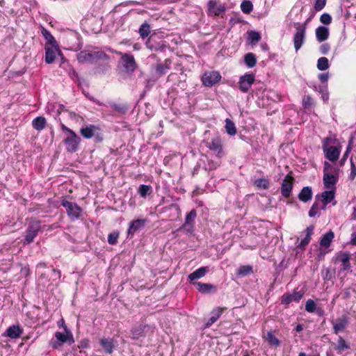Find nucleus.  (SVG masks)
Here are the masks:
<instances>
[{"label":"nucleus","mask_w":356,"mask_h":356,"mask_svg":"<svg viewBox=\"0 0 356 356\" xmlns=\"http://www.w3.org/2000/svg\"><path fill=\"white\" fill-rule=\"evenodd\" d=\"M337 142L335 136H329L325 138L322 141V149L325 154V156L330 161H336L338 160L340 153L341 147L335 146Z\"/></svg>","instance_id":"nucleus-1"},{"label":"nucleus","mask_w":356,"mask_h":356,"mask_svg":"<svg viewBox=\"0 0 356 356\" xmlns=\"http://www.w3.org/2000/svg\"><path fill=\"white\" fill-rule=\"evenodd\" d=\"M106 58V54L103 51L83 50L77 54V60L79 63H89L94 64L97 60Z\"/></svg>","instance_id":"nucleus-2"},{"label":"nucleus","mask_w":356,"mask_h":356,"mask_svg":"<svg viewBox=\"0 0 356 356\" xmlns=\"http://www.w3.org/2000/svg\"><path fill=\"white\" fill-rule=\"evenodd\" d=\"M61 206L66 209L67 216L71 220H75L81 217L82 209L76 203L63 200Z\"/></svg>","instance_id":"nucleus-3"},{"label":"nucleus","mask_w":356,"mask_h":356,"mask_svg":"<svg viewBox=\"0 0 356 356\" xmlns=\"http://www.w3.org/2000/svg\"><path fill=\"white\" fill-rule=\"evenodd\" d=\"M296 33L293 38L294 48L298 51L302 46L306 34V24H296Z\"/></svg>","instance_id":"nucleus-4"},{"label":"nucleus","mask_w":356,"mask_h":356,"mask_svg":"<svg viewBox=\"0 0 356 356\" xmlns=\"http://www.w3.org/2000/svg\"><path fill=\"white\" fill-rule=\"evenodd\" d=\"M121 58L120 63L124 68V72L132 73L137 68V64L133 55L130 54L120 53Z\"/></svg>","instance_id":"nucleus-5"},{"label":"nucleus","mask_w":356,"mask_h":356,"mask_svg":"<svg viewBox=\"0 0 356 356\" xmlns=\"http://www.w3.org/2000/svg\"><path fill=\"white\" fill-rule=\"evenodd\" d=\"M206 146L219 159L222 158L225 155L222 148V143L218 136L213 137L210 140L207 141Z\"/></svg>","instance_id":"nucleus-6"},{"label":"nucleus","mask_w":356,"mask_h":356,"mask_svg":"<svg viewBox=\"0 0 356 356\" xmlns=\"http://www.w3.org/2000/svg\"><path fill=\"white\" fill-rule=\"evenodd\" d=\"M81 138L78 136L74 131H71L68 134L64 142L66 146V150L69 152H75L77 151Z\"/></svg>","instance_id":"nucleus-7"},{"label":"nucleus","mask_w":356,"mask_h":356,"mask_svg":"<svg viewBox=\"0 0 356 356\" xmlns=\"http://www.w3.org/2000/svg\"><path fill=\"white\" fill-rule=\"evenodd\" d=\"M254 81L255 77L253 74H245L239 78L238 88L243 92H248Z\"/></svg>","instance_id":"nucleus-8"},{"label":"nucleus","mask_w":356,"mask_h":356,"mask_svg":"<svg viewBox=\"0 0 356 356\" xmlns=\"http://www.w3.org/2000/svg\"><path fill=\"white\" fill-rule=\"evenodd\" d=\"M40 229V224L39 221H34L29 225L26 230V237L24 241L25 244L32 243L35 237L38 235Z\"/></svg>","instance_id":"nucleus-9"},{"label":"nucleus","mask_w":356,"mask_h":356,"mask_svg":"<svg viewBox=\"0 0 356 356\" xmlns=\"http://www.w3.org/2000/svg\"><path fill=\"white\" fill-rule=\"evenodd\" d=\"M196 216V211L195 209H192L186 214L185 222L180 229L184 230L186 233H191L193 231Z\"/></svg>","instance_id":"nucleus-10"},{"label":"nucleus","mask_w":356,"mask_h":356,"mask_svg":"<svg viewBox=\"0 0 356 356\" xmlns=\"http://www.w3.org/2000/svg\"><path fill=\"white\" fill-rule=\"evenodd\" d=\"M294 178L287 175L282 181L281 186V194L284 197H289L291 193L293 186Z\"/></svg>","instance_id":"nucleus-11"},{"label":"nucleus","mask_w":356,"mask_h":356,"mask_svg":"<svg viewBox=\"0 0 356 356\" xmlns=\"http://www.w3.org/2000/svg\"><path fill=\"white\" fill-rule=\"evenodd\" d=\"M304 293L294 291L292 293H284L282 296L281 304L288 305L291 302H298L302 298Z\"/></svg>","instance_id":"nucleus-12"},{"label":"nucleus","mask_w":356,"mask_h":356,"mask_svg":"<svg viewBox=\"0 0 356 356\" xmlns=\"http://www.w3.org/2000/svg\"><path fill=\"white\" fill-rule=\"evenodd\" d=\"M221 79V76L219 72L216 71H212L205 72L202 76V83L204 86L211 87L216 84Z\"/></svg>","instance_id":"nucleus-13"},{"label":"nucleus","mask_w":356,"mask_h":356,"mask_svg":"<svg viewBox=\"0 0 356 356\" xmlns=\"http://www.w3.org/2000/svg\"><path fill=\"white\" fill-rule=\"evenodd\" d=\"M332 324L333 325L334 333L337 334L340 332L344 331L346 327L348 325L349 318L347 315L343 314L338 318L336 321H332Z\"/></svg>","instance_id":"nucleus-14"},{"label":"nucleus","mask_w":356,"mask_h":356,"mask_svg":"<svg viewBox=\"0 0 356 356\" xmlns=\"http://www.w3.org/2000/svg\"><path fill=\"white\" fill-rule=\"evenodd\" d=\"M335 193L334 190L325 191L321 195H317L316 196V200L318 202H321L322 206L321 209L322 210L325 209V207L327 204L330 203L334 199Z\"/></svg>","instance_id":"nucleus-15"},{"label":"nucleus","mask_w":356,"mask_h":356,"mask_svg":"<svg viewBox=\"0 0 356 356\" xmlns=\"http://www.w3.org/2000/svg\"><path fill=\"white\" fill-rule=\"evenodd\" d=\"M339 179V176L337 173L332 174V173H324L323 174V184L325 188L330 190H335V185L337 183Z\"/></svg>","instance_id":"nucleus-16"},{"label":"nucleus","mask_w":356,"mask_h":356,"mask_svg":"<svg viewBox=\"0 0 356 356\" xmlns=\"http://www.w3.org/2000/svg\"><path fill=\"white\" fill-rule=\"evenodd\" d=\"M209 15L218 16L225 11V6L223 4H218L216 1L210 0L208 3Z\"/></svg>","instance_id":"nucleus-17"},{"label":"nucleus","mask_w":356,"mask_h":356,"mask_svg":"<svg viewBox=\"0 0 356 356\" xmlns=\"http://www.w3.org/2000/svg\"><path fill=\"white\" fill-rule=\"evenodd\" d=\"M146 220L144 219H137L129 223V227L127 231L128 236L132 237L134 234L141 230L145 226Z\"/></svg>","instance_id":"nucleus-18"},{"label":"nucleus","mask_w":356,"mask_h":356,"mask_svg":"<svg viewBox=\"0 0 356 356\" xmlns=\"http://www.w3.org/2000/svg\"><path fill=\"white\" fill-rule=\"evenodd\" d=\"M110 57L106 54V58L104 60H97L94 63L95 65V72L97 74H104L110 69Z\"/></svg>","instance_id":"nucleus-19"},{"label":"nucleus","mask_w":356,"mask_h":356,"mask_svg":"<svg viewBox=\"0 0 356 356\" xmlns=\"http://www.w3.org/2000/svg\"><path fill=\"white\" fill-rule=\"evenodd\" d=\"M350 255L347 252H340L337 254L336 260L341 262L342 270H346L350 268Z\"/></svg>","instance_id":"nucleus-20"},{"label":"nucleus","mask_w":356,"mask_h":356,"mask_svg":"<svg viewBox=\"0 0 356 356\" xmlns=\"http://www.w3.org/2000/svg\"><path fill=\"white\" fill-rule=\"evenodd\" d=\"M193 284L202 293H211L216 291V287L211 284L194 282Z\"/></svg>","instance_id":"nucleus-21"},{"label":"nucleus","mask_w":356,"mask_h":356,"mask_svg":"<svg viewBox=\"0 0 356 356\" xmlns=\"http://www.w3.org/2000/svg\"><path fill=\"white\" fill-rule=\"evenodd\" d=\"M209 269L208 266L200 267L192 273L189 274L188 279L190 280L191 284H193V282H195L196 280L203 277L207 274V273L209 272Z\"/></svg>","instance_id":"nucleus-22"},{"label":"nucleus","mask_w":356,"mask_h":356,"mask_svg":"<svg viewBox=\"0 0 356 356\" xmlns=\"http://www.w3.org/2000/svg\"><path fill=\"white\" fill-rule=\"evenodd\" d=\"M222 313V308L216 307L213 309L211 313V316L208 319V321L204 324V328H209L214 323H216L218 321V319L220 317Z\"/></svg>","instance_id":"nucleus-23"},{"label":"nucleus","mask_w":356,"mask_h":356,"mask_svg":"<svg viewBox=\"0 0 356 356\" xmlns=\"http://www.w3.org/2000/svg\"><path fill=\"white\" fill-rule=\"evenodd\" d=\"M69 337H72V335H70L69 333H66V334H65L62 332H56L55 333V337L56 338L58 341H51V346L54 348H58L63 343H65L67 341Z\"/></svg>","instance_id":"nucleus-24"},{"label":"nucleus","mask_w":356,"mask_h":356,"mask_svg":"<svg viewBox=\"0 0 356 356\" xmlns=\"http://www.w3.org/2000/svg\"><path fill=\"white\" fill-rule=\"evenodd\" d=\"M171 61L169 59H165L163 63H157L155 67L156 73L158 76H162L167 73L170 69Z\"/></svg>","instance_id":"nucleus-25"},{"label":"nucleus","mask_w":356,"mask_h":356,"mask_svg":"<svg viewBox=\"0 0 356 356\" xmlns=\"http://www.w3.org/2000/svg\"><path fill=\"white\" fill-rule=\"evenodd\" d=\"M328 36H329L328 28L323 26H318L316 29V40L319 42L325 41L328 38Z\"/></svg>","instance_id":"nucleus-26"},{"label":"nucleus","mask_w":356,"mask_h":356,"mask_svg":"<svg viewBox=\"0 0 356 356\" xmlns=\"http://www.w3.org/2000/svg\"><path fill=\"white\" fill-rule=\"evenodd\" d=\"M99 342L106 353L111 354L113 352L115 346L113 339L102 338Z\"/></svg>","instance_id":"nucleus-27"},{"label":"nucleus","mask_w":356,"mask_h":356,"mask_svg":"<svg viewBox=\"0 0 356 356\" xmlns=\"http://www.w3.org/2000/svg\"><path fill=\"white\" fill-rule=\"evenodd\" d=\"M312 190L309 186H305L300 191L298 198L300 201L303 202H307L312 198Z\"/></svg>","instance_id":"nucleus-28"},{"label":"nucleus","mask_w":356,"mask_h":356,"mask_svg":"<svg viewBox=\"0 0 356 356\" xmlns=\"http://www.w3.org/2000/svg\"><path fill=\"white\" fill-rule=\"evenodd\" d=\"M264 338L270 346L277 348L280 346V341L275 337L273 331L267 332Z\"/></svg>","instance_id":"nucleus-29"},{"label":"nucleus","mask_w":356,"mask_h":356,"mask_svg":"<svg viewBox=\"0 0 356 356\" xmlns=\"http://www.w3.org/2000/svg\"><path fill=\"white\" fill-rule=\"evenodd\" d=\"M314 229V226H309L306 229V236L300 241V243L297 246V248L303 249L306 245L309 244L311 241V236L313 234Z\"/></svg>","instance_id":"nucleus-30"},{"label":"nucleus","mask_w":356,"mask_h":356,"mask_svg":"<svg viewBox=\"0 0 356 356\" xmlns=\"http://www.w3.org/2000/svg\"><path fill=\"white\" fill-rule=\"evenodd\" d=\"M96 130V127L95 125L91 124L90 126L81 128L80 132L83 138L89 139L94 136L95 131Z\"/></svg>","instance_id":"nucleus-31"},{"label":"nucleus","mask_w":356,"mask_h":356,"mask_svg":"<svg viewBox=\"0 0 356 356\" xmlns=\"http://www.w3.org/2000/svg\"><path fill=\"white\" fill-rule=\"evenodd\" d=\"M6 332L9 337L16 339L21 336L22 330L18 325H12L8 328Z\"/></svg>","instance_id":"nucleus-32"},{"label":"nucleus","mask_w":356,"mask_h":356,"mask_svg":"<svg viewBox=\"0 0 356 356\" xmlns=\"http://www.w3.org/2000/svg\"><path fill=\"white\" fill-rule=\"evenodd\" d=\"M334 237V232L330 231L327 233L323 235L320 241V244L323 247H329Z\"/></svg>","instance_id":"nucleus-33"},{"label":"nucleus","mask_w":356,"mask_h":356,"mask_svg":"<svg viewBox=\"0 0 356 356\" xmlns=\"http://www.w3.org/2000/svg\"><path fill=\"white\" fill-rule=\"evenodd\" d=\"M350 348V346L346 343L345 339L342 337H339L337 341V343L334 347L338 354H341L344 350Z\"/></svg>","instance_id":"nucleus-34"},{"label":"nucleus","mask_w":356,"mask_h":356,"mask_svg":"<svg viewBox=\"0 0 356 356\" xmlns=\"http://www.w3.org/2000/svg\"><path fill=\"white\" fill-rule=\"evenodd\" d=\"M46 119L44 117H37L32 121V125L37 131H41L46 126Z\"/></svg>","instance_id":"nucleus-35"},{"label":"nucleus","mask_w":356,"mask_h":356,"mask_svg":"<svg viewBox=\"0 0 356 356\" xmlns=\"http://www.w3.org/2000/svg\"><path fill=\"white\" fill-rule=\"evenodd\" d=\"M244 62L248 67H253L257 63V58L253 53H248L245 55Z\"/></svg>","instance_id":"nucleus-36"},{"label":"nucleus","mask_w":356,"mask_h":356,"mask_svg":"<svg viewBox=\"0 0 356 356\" xmlns=\"http://www.w3.org/2000/svg\"><path fill=\"white\" fill-rule=\"evenodd\" d=\"M146 46L148 49L154 51H163L165 48L163 44H161L159 43L155 44L154 40L152 38H149L146 42Z\"/></svg>","instance_id":"nucleus-37"},{"label":"nucleus","mask_w":356,"mask_h":356,"mask_svg":"<svg viewBox=\"0 0 356 356\" xmlns=\"http://www.w3.org/2000/svg\"><path fill=\"white\" fill-rule=\"evenodd\" d=\"M317 68L320 71H325L330 67L329 60L326 57H321L317 60Z\"/></svg>","instance_id":"nucleus-38"},{"label":"nucleus","mask_w":356,"mask_h":356,"mask_svg":"<svg viewBox=\"0 0 356 356\" xmlns=\"http://www.w3.org/2000/svg\"><path fill=\"white\" fill-rule=\"evenodd\" d=\"M138 33L140 36L145 39L150 33V26L147 22L142 24L139 28Z\"/></svg>","instance_id":"nucleus-39"},{"label":"nucleus","mask_w":356,"mask_h":356,"mask_svg":"<svg viewBox=\"0 0 356 356\" xmlns=\"http://www.w3.org/2000/svg\"><path fill=\"white\" fill-rule=\"evenodd\" d=\"M225 129L227 133L230 136H234L236 134L235 124L228 118L225 120Z\"/></svg>","instance_id":"nucleus-40"},{"label":"nucleus","mask_w":356,"mask_h":356,"mask_svg":"<svg viewBox=\"0 0 356 356\" xmlns=\"http://www.w3.org/2000/svg\"><path fill=\"white\" fill-rule=\"evenodd\" d=\"M252 272V268L250 266H241L236 271V275L238 277H245Z\"/></svg>","instance_id":"nucleus-41"},{"label":"nucleus","mask_w":356,"mask_h":356,"mask_svg":"<svg viewBox=\"0 0 356 356\" xmlns=\"http://www.w3.org/2000/svg\"><path fill=\"white\" fill-rule=\"evenodd\" d=\"M42 35L44 36V38L47 40V42L51 44L53 47H55L57 45V42L55 40V38H54V36L51 34V33L47 31V29H42Z\"/></svg>","instance_id":"nucleus-42"},{"label":"nucleus","mask_w":356,"mask_h":356,"mask_svg":"<svg viewBox=\"0 0 356 356\" xmlns=\"http://www.w3.org/2000/svg\"><path fill=\"white\" fill-rule=\"evenodd\" d=\"M322 204L321 202H319L318 200H316L312 207L310 208L309 211V216L311 218L314 217L316 215H317L319 210H321Z\"/></svg>","instance_id":"nucleus-43"},{"label":"nucleus","mask_w":356,"mask_h":356,"mask_svg":"<svg viewBox=\"0 0 356 356\" xmlns=\"http://www.w3.org/2000/svg\"><path fill=\"white\" fill-rule=\"evenodd\" d=\"M241 9L245 14L250 13L253 9L252 3L250 1H243L241 4Z\"/></svg>","instance_id":"nucleus-44"},{"label":"nucleus","mask_w":356,"mask_h":356,"mask_svg":"<svg viewBox=\"0 0 356 356\" xmlns=\"http://www.w3.org/2000/svg\"><path fill=\"white\" fill-rule=\"evenodd\" d=\"M248 40L252 44H256L261 40V35L259 32L250 31L248 33Z\"/></svg>","instance_id":"nucleus-45"},{"label":"nucleus","mask_w":356,"mask_h":356,"mask_svg":"<svg viewBox=\"0 0 356 356\" xmlns=\"http://www.w3.org/2000/svg\"><path fill=\"white\" fill-rule=\"evenodd\" d=\"M56 58V51L50 48L46 49L45 61L47 63H52Z\"/></svg>","instance_id":"nucleus-46"},{"label":"nucleus","mask_w":356,"mask_h":356,"mask_svg":"<svg viewBox=\"0 0 356 356\" xmlns=\"http://www.w3.org/2000/svg\"><path fill=\"white\" fill-rule=\"evenodd\" d=\"M152 191V187L149 185L142 184L139 186L138 193L142 197H145Z\"/></svg>","instance_id":"nucleus-47"},{"label":"nucleus","mask_w":356,"mask_h":356,"mask_svg":"<svg viewBox=\"0 0 356 356\" xmlns=\"http://www.w3.org/2000/svg\"><path fill=\"white\" fill-rule=\"evenodd\" d=\"M220 161H213L212 160H208L207 163L204 165V168L206 170L212 171L216 170L218 166H220Z\"/></svg>","instance_id":"nucleus-48"},{"label":"nucleus","mask_w":356,"mask_h":356,"mask_svg":"<svg viewBox=\"0 0 356 356\" xmlns=\"http://www.w3.org/2000/svg\"><path fill=\"white\" fill-rule=\"evenodd\" d=\"M316 309V305L315 302L313 300L309 299L306 302L305 309L307 312L313 313L315 312Z\"/></svg>","instance_id":"nucleus-49"},{"label":"nucleus","mask_w":356,"mask_h":356,"mask_svg":"<svg viewBox=\"0 0 356 356\" xmlns=\"http://www.w3.org/2000/svg\"><path fill=\"white\" fill-rule=\"evenodd\" d=\"M255 184L257 187L266 189L269 186L268 180L264 178L258 179L255 181Z\"/></svg>","instance_id":"nucleus-50"},{"label":"nucleus","mask_w":356,"mask_h":356,"mask_svg":"<svg viewBox=\"0 0 356 356\" xmlns=\"http://www.w3.org/2000/svg\"><path fill=\"white\" fill-rule=\"evenodd\" d=\"M119 237V233L114 232L108 234V242L111 245H115L118 243V238Z\"/></svg>","instance_id":"nucleus-51"},{"label":"nucleus","mask_w":356,"mask_h":356,"mask_svg":"<svg viewBox=\"0 0 356 356\" xmlns=\"http://www.w3.org/2000/svg\"><path fill=\"white\" fill-rule=\"evenodd\" d=\"M143 334V329L141 327L134 328L131 330L132 338L134 339H138Z\"/></svg>","instance_id":"nucleus-52"},{"label":"nucleus","mask_w":356,"mask_h":356,"mask_svg":"<svg viewBox=\"0 0 356 356\" xmlns=\"http://www.w3.org/2000/svg\"><path fill=\"white\" fill-rule=\"evenodd\" d=\"M111 107L117 112L121 113V114H124L127 112V107L124 105H122V104H113Z\"/></svg>","instance_id":"nucleus-53"},{"label":"nucleus","mask_w":356,"mask_h":356,"mask_svg":"<svg viewBox=\"0 0 356 356\" xmlns=\"http://www.w3.org/2000/svg\"><path fill=\"white\" fill-rule=\"evenodd\" d=\"M320 21L322 24L328 25L332 22V17L328 13H323L320 17Z\"/></svg>","instance_id":"nucleus-54"},{"label":"nucleus","mask_w":356,"mask_h":356,"mask_svg":"<svg viewBox=\"0 0 356 356\" xmlns=\"http://www.w3.org/2000/svg\"><path fill=\"white\" fill-rule=\"evenodd\" d=\"M326 4V0H315L314 9L316 11L321 10Z\"/></svg>","instance_id":"nucleus-55"},{"label":"nucleus","mask_w":356,"mask_h":356,"mask_svg":"<svg viewBox=\"0 0 356 356\" xmlns=\"http://www.w3.org/2000/svg\"><path fill=\"white\" fill-rule=\"evenodd\" d=\"M356 177V166L353 161V159H350V172L349 175V179L350 180H353Z\"/></svg>","instance_id":"nucleus-56"},{"label":"nucleus","mask_w":356,"mask_h":356,"mask_svg":"<svg viewBox=\"0 0 356 356\" xmlns=\"http://www.w3.org/2000/svg\"><path fill=\"white\" fill-rule=\"evenodd\" d=\"M330 49V45L328 43H324L320 47V52L323 55H326L328 54Z\"/></svg>","instance_id":"nucleus-57"},{"label":"nucleus","mask_w":356,"mask_h":356,"mask_svg":"<svg viewBox=\"0 0 356 356\" xmlns=\"http://www.w3.org/2000/svg\"><path fill=\"white\" fill-rule=\"evenodd\" d=\"M302 104L305 108H307L312 106V98L310 96H305L302 99Z\"/></svg>","instance_id":"nucleus-58"},{"label":"nucleus","mask_w":356,"mask_h":356,"mask_svg":"<svg viewBox=\"0 0 356 356\" xmlns=\"http://www.w3.org/2000/svg\"><path fill=\"white\" fill-rule=\"evenodd\" d=\"M319 92L321 93V97L324 101H327L328 99V93L327 92V88L326 87H320Z\"/></svg>","instance_id":"nucleus-59"},{"label":"nucleus","mask_w":356,"mask_h":356,"mask_svg":"<svg viewBox=\"0 0 356 356\" xmlns=\"http://www.w3.org/2000/svg\"><path fill=\"white\" fill-rule=\"evenodd\" d=\"M332 165L327 161H325L323 164V174L324 173H331L330 172L332 170Z\"/></svg>","instance_id":"nucleus-60"},{"label":"nucleus","mask_w":356,"mask_h":356,"mask_svg":"<svg viewBox=\"0 0 356 356\" xmlns=\"http://www.w3.org/2000/svg\"><path fill=\"white\" fill-rule=\"evenodd\" d=\"M318 79L322 83H326L329 79V73H322L318 75Z\"/></svg>","instance_id":"nucleus-61"},{"label":"nucleus","mask_w":356,"mask_h":356,"mask_svg":"<svg viewBox=\"0 0 356 356\" xmlns=\"http://www.w3.org/2000/svg\"><path fill=\"white\" fill-rule=\"evenodd\" d=\"M60 271L57 269H52V278L54 280H59L60 278Z\"/></svg>","instance_id":"nucleus-62"},{"label":"nucleus","mask_w":356,"mask_h":356,"mask_svg":"<svg viewBox=\"0 0 356 356\" xmlns=\"http://www.w3.org/2000/svg\"><path fill=\"white\" fill-rule=\"evenodd\" d=\"M58 323L59 326H62L64 328L66 333H69L70 335H72L71 332L68 330L67 326L65 325V321L63 319H61L60 321H58Z\"/></svg>","instance_id":"nucleus-63"},{"label":"nucleus","mask_w":356,"mask_h":356,"mask_svg":"<svg viewBox=\"0 0 356 356\" xmlns=\"http://www.w3.org/2000/svg\"><path fill=\"white\" fill-rule=\"evenodd\" d=\"M350 243L356 246V231L352 233Z\"/></svg>","instance_id":"nucleus-64"}]
</instances>
